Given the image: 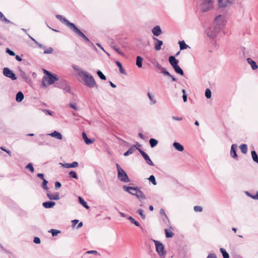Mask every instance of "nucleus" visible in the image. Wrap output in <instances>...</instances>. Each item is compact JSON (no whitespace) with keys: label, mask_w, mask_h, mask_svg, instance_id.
Listing matches in <instances>:
<instances>
[{"label":"nucleus","mask_w":258,"mask_h":258,"mask_svg":"<svg viewBox=\"0 0 258 258\" xmlns=\"http://www.w3.org/2000/svg\"><path fill=\"white\" fill-rule=\"evenodd\" d=\"M251 157L254 162L258 163V156L255 151H252L251 152Z\"/></svg>","instance_id":"36"},{"label":"nucleus","mask_w":258,"mask_h":258,"mask_svg":"<svg viewBox=\"0 0 258 258\" xmlns=\"http://www.w3.org/2000/svg\"><path fill=\"white\" fill-rule=\"evenodd\" d=\"M165 233L167 238L172 237L174 235V233L171 231H169L167 229H165Z\"/></svg>","instance_id":"42"},{"label":"nucleus","mask_w":258,"mask_h":258,"mask_svg":"<svg viewBox=\"0 0 258 258\" xmlns=\"http://www.w3.org/2000/svg\"><path fill=\"white\" fill-rule=\"evenodd\" d=\"M97 74L101 80H106V76L102 73V72L101 71H99V70L97 71Z\"/></svg>","instance_id":"43"},{"label":"nucleus","mask_w":258,"mask_h":258,"mask_svg":"<svg viewBox=\"0 0 258 258\" xmlns=\"http://www.w3.org/2000/svg\"><path fill=\"white\" fill-rule=\"evenodd\" d=\"M82 137L87 145H90L93 143V141L88 138L87 135L85 132L82 133Z\"/></svg>","instance_id":"27"},{"label":"nucleus","mask_w":258,"mask_h":258,"mask_svg":"<svg viewBox=\"0 0 258 258\" xmlns=\"http://www.w3.org/2000/svg\"><path fill=\"white\" fill-rule=\"evenodd\" d=\"M83 75V80L84 81L85 85L89 88H97V85L95 82V80L93 78V76L90 75L87 72H82Z\"/></svg>","instance_id":"2"},{"label":"nucleus","mask_w":258,"mask_h":258,"mask_svg":"<svg viewBox=\"0 0 258 258\" xmlns=\"http://www.w3.org/2000/svg\"><path fill=\"white\" fill-rule=\"evenodd\" d=\"M115 63H116V64L117 65V66H118L119 67L120 73L121 74H125V71L123 69L121 63L118 61H116Z\"/></svg>","instance_id":"38"},{"label":"nucleus","mask_w":258,"mask_h":258,"mask_svg":"<svg viewBox=\"0 0 258 258\" xmlns=\"http://www.w3.org/2000/svg\"><path fill=\"white\" fill-rule=\"evenodd\" d=\"M122 188L124 191L128 192L129 194L136 196L140 201H142L143 200L146 199V196L138 187H133L124 185Z\"/></svg>","instance_id":"1"},{"label":"nucleus","mask_w":258,"mask_h":258,"mask_svg":"<svg viewBox=\"0 0 258 258\" xmlns=\"http://www.w3.org/2000/svg\"><path fill=\"white\" fill-rule=\"evenodd\" d=\"M207 258H217L215 253H210L207 257Z\"/></svg>","instance_id":"60"},{"label":"nucleus","mask_w":258,"mask_h":258,"mask_svg":"<svg viewBox=\"0 0 258 258\" xmlns=\"http://www.w3.org/2000/svg\"><path fill=\"white\" fill-rule=\"evenodd\" d=\"M169 61L173 68L177 66L178 63V60L174 56H169Z\"/></svg>","instance_id":"22"},{"label":"nucleus","mask_w":258,"mask_h":258,"mask_svg":"<svg viewBox=\"0 0 258 258\" xmlns=\"http://www.w3.org/2000/svg\"><path fill=\"white\" fill-rule=\"evenodd\" d=\"M69 106L75 110H78L79 109L75 103H70Z\"/></svg>","instance_id":"56"},{"label":"nucleus","mask_w":258,"mask_h":258,"mask_svg":"<svg viewBox=\"0 0 258 258\" xmlns=\"http://www.w3.org/2000/svg\"><path fill=\"white\" fill-rule=\"evenodd\" d=\"M26 168L30 170V171L31 172H33L34 171V167L33 166V165L32 163H29L26 166Z\"/></svg>","instance_id":"53"},{"label":"nucleus","mask_w":258,"mask_h":258,"mask_svg":"<svg viewBox=\"0 0 258 258\" xmlns=\"http://www.w3.org/2000/svg\"><path fill=\"white\" fill-rule=\"evenodd\" d=\"M61 165L62 167L66 168H75L78 166V163L76 161H74L72 163H61Z\"/></svg>","instance_id":"20"},{"label":"nucleus","mask_w":258,"mask_h":258,"mask_svg":"<svg viewBox=\"0 0 258 258\" xmlns=\"http://www.w3.org/2000/svg\"><path fill=\"white\" fill-rule=\"evenodd\" d=\"M61 186V184L58 182V181H56L55 182V188L56 189H58V188H59Z\"/></svg>","instance_id":"58"},{"label":"nucleus","mask_w":258,"mask_h":258,"mask_svg":"<svg viewBox=\"0 0 258 258\" xmlns=\"http://www.w3.org/2000/svg\"><path fill=\"white\" fill-rule=\"evenodd\" d=\"M3 73L5 76L10 78L13 81L16 80L17 79L14 72L8 68H4L3 69Z\"/></svg>","instance_id":"10"},{"label":"nucleus","mask_w":258,"mask_h":258,"mask_svg":"<svg viewBox=\"0 0 258 258\" xmlns=\"http://www.w3.org/2000/svg\"><path fill=\"white\" fill-rule=\"evenodd\" d=\"M0 21L2 22H4L6 23H11L13 24V23L11 22L9 20H8L6 17L4 15V14L0 11Z\"/></svg>","instance_id":"29"},{"label":"nucleus","mask_w":258,"mask_h":258,"mask_svg":"<svg viewBox=\"0 0 258 258\" xmlns=\"http://www.w3.org/2000/svg\"><path fill=\"white\" fill-rule=\"evenodd\" d=\"M147 95L149 97V99L150 100V104L154 105L156 103V100L155 99V96L154 94L151 93L150 92H148Z\"/></svg>","instance_id":"26"},{"label":"nucleus","mask_w":258,"mask_h":258,"mask_svg":"<svg viewBox=\"0 0 258 258\" xmlns=\"http://www.w3.org/2000/svg\"><path fill=\"white\" fill-rule=\"evenodd\" d=\"M48 198L51 200H58L60 199L59 194L58 192L51 194L49 192L47 193Z\"/></svg>","instance_id":"18"},{"label":"nucleus","mask_w":258,"mask_h":258,"mask_svg":"<svg viewBox=\"0 0 258 258\" xmlns=\"http://www.w3.org/2000/svg\"><path fill=\"white\" fill-rule=\"evenodd\" d=\"M143 58L141 57L140 56H138L137 57L136 59V65L139 68H142V61H143Z\"/></svg>","instance_id":"34"},{"label":"nucleus","mask_w":258,"mask_h":258,"mask_svg":"<svg viewBox=\"0 0 258 258\" xmlns=\"http://www.w3.org/2000/svg\"><path fill=\"white\" fill-rule=\"evenodd\" d=\"M55 205V203L52 201L44 202L42 204V206L46 209L52 208Z\"/></svg>","instance_id":"25"},{"label":"nucleus","mask_w":258,"mask_h":258,"mask_svg":"<svg viewBox=\"0 0 258 258\" xmlns=\"http://www.w3.org/2000/svg\"><path fill=\"white\" fill-rule=\"evenodd\" d=\"M194 210L196 212H201L203 211V208L201 206H196L194 207Z\"/></svg>","instance_id":"52"},{"label":"nucleus","mask_w":258,"mask_h":258,"mask_svg":"<svg viewBox=\"0 0 258 258\" xmlns=\"http://www.w3.org/2000/svg\"><path fill=\"white\" fill-rule=\"evenodd\" d=\"M48 183V181L46 179H43V182L42 184V187L43 188L46 190L48 189V187L47 186V184Z\"/></svg>","instance_id":"51"},{"label":"nucleus","mask_w":258,"mask_h":258,"mask_svg":"<svg viewBox=\"0 0 258 258\" xmlns=\"http://www.w3.org/2000/svg\"><path fill=\"white\" fill-rule=\"evenodd\" d=\"M47 135L50 136L52 137L55 138L58 140H61L62 139V135L60 133L56 131H54L51 133L48 134Z\"/></svg>","instance_id":"23"},{"label":"nucleus","mask_w":258,"mask_h":258,"mask_svg":"<svg viewBox=\"0 0 258 258\" xmlns=\"http://www.w3.org/2000/svg\"><path fill=\"white\" fill-rule=\"evenodd\" d=\"M24 98L23 93L21 91L18 92L16 96V100L18 102H21Z\"/></svg>","instance_id":"28"},{"label":"nucleus","mask_w":258,"mask_h":258,"mask_svg":"<svg viewBox=\"0 0 258 258\" xmlns=\"http://www.w3.org/2000/svg\"><path fill=\"white\" fill-rule=\"evenodd\" d=\"M156 68L161 70V71L164 69V68H163L161 65L160 64H159V63H157L156 65Z\"/></svg>","instance_id":"64"},{"label":"nucleus","mask_w":258,"mask_h":258,"mask_svg":"<svg viewBox=\"0 0 258 258\" xmlns=\"http://www.w3.org/2000/svg\"><path fill=\"white\" fill-rule=\"evenodd\" d=\"M237 149V146L236 144H232L230 150V155L234 159H237V155L236 153V150Z\"/></svg>","instance_id":"16"},{"label":"nucleus","mask_w":258,"mask_h":258,"mask_svg":"<svg viewBox=\"0 0 258 258\" xmlns=\"http://www.w3.org/2000/svg\"><path fill=\"white\" fill-rule=\"evenodd\" d=\"M135 148L136 149L137 148L135 145H134L132 147H131L126 152H125L124 153V156H127L130 154H133L134 152V151H135Z\"/></svg>","instance_id":"30"},{"label":"nucleus","mask_w":258,"mask_h":258,"mask_svg":"<svg viewBox=\"0 0 258 258\" xmlns=\"http://www.w3.org/2000/svg\"><path fill=\"white\" fill-rule=\"evenodd\" d=\"M56 18L58 19L61 23H63L67 27H68L71 30L75 26V25L69 22L67 19H66L63 16L60 15H56L55 16Z\"/></svg>","instance_id":"9"},{"label":"nucleus","mask_w":258,"mask_h":258,"mask_svg":"<svg viewBox=\"0 0 258 258\" xmlns=\"http://www.w3.org/2000/svg\"><path fill=\"white\" fill-rule=\"evenodd\" d=\"M19 75L20 77L25 82H27L29 80L28 75L20 68H19Z\"/></svg>","instance_id":"21"},{"label":"nucleus","mask_w":258,"mask_h":258,"mask_svg":"<svg viewBox=\"0 0 258 258\" xmlns=\"http://www.w3.org/2000/svg\"><path fill=\"white\" fill-rule=\"evenodd\" d=\"M56 86L62 89L66 92H70L71 91L70 86L67 84L66 81H62L61 82V85H59V83H56Z\"/></svg>","instance_id":"14"},{"label":"nucleus","mask_w":258,"mask_h":258,"mask_svg":"<svg viewBox=\"0 0 258 258\" xmlns=\"http://www.w3.org/2000/svg\"><path fill=\"white\" fill-rule=\"evenodd\" d=\"M137 149L140 152L141 154L142 155V156L144 157V159L146 160V163L151 165V166H154V164L153 162L152 161L149 156L143 150H142L141 149L139 148H137Z\"/></svg>","instance_id":"13"},{"label":"nucleus","mask_w":258,"mask_h":258,"mask_svg":"<svg viewBox=\"0 0 258 258\" xmlns=\"http://www.w3.org/2000/svg\"><path fill=\"white\" fill-rule=\"evenodd\" d=\"M225 18L224 16L221 15H220L217 16L215 19V25L216 26H220L221 28L222 26L224 25L225 23Z\"/></svg>","instance_id":"12"},{"label":"nucleus","mask_w":258,"mask_h":258,"mask_svg":"<svg viewBox=\"0 0 258 258\" xmlns=\"http://www.w3.org/2000/svg\"><path fill=\"white\" fill-rule=\"evenodd\" d=\"M160 214L161 215H164V216L165 217V218H166V219H167V220H168V217H167V216L166 215V214H165V212H164V210H163V209H160Z\"/></svg>","instance_id":"63"},{"label":"nucleus","mask_w":258,"mask_h":258,"mask_svg":"<svg viewBox=\"0 0 258 258\" xmlns=\"http://www.w3.org/2000/svg\"><path fill=\"white\" fill-rule=\"evenodd\" d=\"M86 253L97 254L98 252L96 250H89L86 252Z\"/></svg>","instance_id":"62"},{"label":"nucleus","mask_w":258,"mask_h":258,"mask_svg":"<svg viewBox=\"0 0 258 258\" xmlns=\"http://www.w3.org/2000/svg\"><path fill=\"white\" fill-rule=\"evenodd\" d=\"M49 232L51 233L52 234V235L53 236H56L58 233H60V231L51 229L49 231Z\"/></svg>","instance_id":"45"},{"label":"nucleus","mask_w":258,"mask_h":258,"mask_svg":"<svg viewBox=\"0 0 258 258\" xmlns=\"http://www.w3.org/2000/svg\"><path fill=\"white\" fill-rule=\"evenodd\" d=\"M41 242L40 239L38 237H35L34 238V242L36 244H39Z\"/></svg>","instance_id":"59"},{"label":"nucleus","mask_w":258,"mask_h":258,"mask_svg":"<svg viewBox=\"0 0 258 258\" xmlns=\"http://www.w3.org/2000/svg\"><path fill=\"white\" fill-rule=\"evenodd\" d=\"M149 143H150L151 147L152 148H153L157 145L158 141L157 140H156L155 139H151L149 140Z\"/></svg>","instance_id":"41"},{"label":"nucleus","mask_w":258,"mask_h":258,"mask_svg":"<svg viewBox=\"0 0 258 258\" xmlns=\"http://www.w3.org/2000/svg\"><path fill=\"white\" fill-rule=\"evenodd\" d=\"M220 251L222 253L223 258H229V255L225 249L220 248Z\"/></svg>","instance_id":"39"},{"label":"nucleus","mask_w":258,"mask_h":258,"mask_svg":"<svg viewBox=\"0 0 258 258\" xmlns=\"http://www.w3.org/2000/svg\"><path fill=\"white\" fill-rule=\"evenodd\" d=\"M127 219L132 223L134 224L136 226L138 227L140 226V224L137 221L135 220L132 216H129Z\"/></svg>","instance_id":"40"},{"label":"nucleus","mask_w":258,"mask_h":258,"mask_svg":"<svg viewBox=\"0 0 258 258\" xmlns=\"http://www.w3.org/2000/svg\"><path fill=\"white\" fill-rule=\"evenodd\" d=\"M205 96L209 99L211 97V92L209 89H207L205 91Z\"/></svg>","instance_id":"49"},{"label":"nucleus","mask_w":258,"mask_h":258,"mask_svg":"<svg viewBox=\"0 0 258 258\" xmlns=\"http://www.w3.org/2000/svg\"><path fill=\"white\" fill-rule=\"evenodd\" d=\"M154 242L155 245L156 250L158 254L161 256H164L166 252L164 250V247L163 244L159 241L154 240Z\"/></svg>","instance_id":"7"},{"label":"nucleus","mask_w":258,"mask_h":258,"mask_svg":"<svg viewBox=\"0 0 258 258\" xmlns=\"http://www.w3.org/2000/svg\"><path fill=\"white\" fill-rule=\"evenodd\" d=\"M149 180L152 182V183L154 185H156L157 184V182L156 181V179H155V177L154 175H151L149 178H148Z\"/></svg>","instance_id":"47"},{"label":"nucleus","mask_w":258,"mask_h":258,"mask_svg":"<svg viewBox=\"0 0 258 258\" xmlns=\"http://www.w3.org/2000/svg\"><path fill=\"white\" fill-rule=\"evenodd\" d=\"M29 37L33 41H34L36 44H37L38 46V47L40 48H45V47L42 45L41 44L38 43L34 38H33L32 36H31L29 34H28Z\"/></svg>","instance_id":"44"},{"label":"nucleus","mask_w":258,"mask_h":258,"mask_svg":"<svg viewBox=\"0 0 258 258\" xmlns=\"http://www.w3.org/2000/svg\"><path fill=\"white\" fill-rule=\"evenodd\" d=\"M76 35L78 36L82 37L86 42H88L91 46L95 48L93 43L90 40V39L82 32H81L76 26L72 30Z\"/></svg>","instance_id":"6"},{"label":"nucleus","mask_w":258,"mask_h":258,"mask_svg":"<svg viewBox=\"0 0 258 258\" xmlns=\"http://www.w3.org/2000/svg\"><path fill=\"white\" fill-rule=\"evenodd\" d=\"M152 33L154 36H158L162 33L161 28L159 26L157 25L153 27L152 30Z\"/></svg>","instance_id":"17"},{"label":"nucleus","mask_w":258,"mask_h":258,"mask_svg":"<svg viewBox=\"0 0 258 258\" xmlns=\"http://www.w3.org/2000/svg\"><path fill=\"white\" fill-rule=\"evenodd\" d=\"M79 203L86 209H89L90 208L89 206H88L87 203L81 197H79L78 198Z\"/></svg>","instance_id":"33"},{"label":"nucleus","mask_w":258,"mask_h":258,"mask_svg":"<svg viewBox=\"0 0 258 258\" xmlns=\"http://www.w3.org/2000/svg\"><path fill=\"white\" fill-rule=\"evenodd\" d=\"M173 68L174 69V70L175 72L176 73H177V74H179V75H181V76H183V74H184L183 71V70H182L180 68V67H179L178 65L176 66V67H173Z\"/></svg>","instance_id":"35"},{"label":"nucleus","mask_w":258,"mask_h":258,"mask_svg":"<svg viewBox=\"0 0 258 258\" xmlns=\"http://www.w3.org/2000/svg\"><path fill=\"white\" fill-rule=\"evenodd\" d=\"M117 177L119 180L123 182H128L130 179L125 171L122 169L117 172Z\"/></svg>","instance_id":"8"},{"label":"nucleus","mask_w":258,"mask_h":258,"mask_svg":"<svg viewBox=\"0 0 258 258\" xmlns=\"http://www.w3.org/2000/svg\"><path fill=\"white\" fill-rule=\"evenodd\" d=\"M47 77H44L42 81V85L44 87H47L48 85L53 84L55 81L58 80L56 76L53 75L50 72L45 71Z\"/></svg>","instance_id":"3"},{"label":"nucleus","mask_w":258,"mask_h":258,"mask_svg":"<svg viewBox=\"0 0 258 258\" xmlns=\"http://www.w3.org/2000/svg\"><path fill=\"white\" fill-rule=\"evenodd\" d=\"M161 73L169 77L171 76V75L165 68L161 71Z\"/></svg>","instance_id":"57"},{"label":"nucleus","mask_w":258,"mask_h":258,"mask_svg":"<svg viewBox=\"0 0 258 258\" xmlns=\"http://www.w3.org/2000/svg\"><path fill=\"white\" fill-rule=\"evenodd\" d=\"M69 175L74 178H75V179H77L78 178V175L76 173V172L74 171H71L69 172Z\"/></svg>","instance_id":"50"},{"label":"nucleus","mask_w":258,"mask_h":258,"mask_svg":"<svg viewBox=\"0 0 258 258\" xmlns=\"http://www.w3.org/2000/svg\"><path fill=\"white\" fill-rule=\"evenodd\" d=\"M53 49L52 47H48L47 49L44 50V53L45 54H51L53 52Z\"/></svg>","instance_id":"54"},{"label":"nucleus","mask_w":258,"mask_h":258,"mask_svg":"<svg viewBox=\"0 0 258 258\" xmlns=\"http://www.w3.org/2000/svg\"><path fill=\"white\" fill-rule=\"evenodd\" d=\"M6 52L11 56H14L15 55V52L9 48H7Z\"/></svg>","instance_id":"55"},{"label":"nucleus","mask_w":258,"mask_h":258,"mask_svg":"<svg viewBox=\"0 0 258 258\" xmlns=\"http://www.w3.org/2000/svg\"><path fill=\"white\" fill-rule=\"evenodd\" d=\"M73 69L78 72V74L79 76H82L83 74L82 72H85L86 71H83L81 68H80L78 66L76 65H73L72 66Z\"/></svg>","instance_id":"31"},{"label":"nucleus","mask_w":258,"mask_h":258,"mask_svg":"<svg viewBox=\"0 0 258 258\" xmlns=\"http://www.w3.org/2000/svg\"><path fill=\"white\" fill-rule=\"evenodd\" d=\"M246 60L247 63L250 66L252 70H256L258 68V66L256 63L255 61L253 60L251 58H247Z\"/></svg>","instance_id":"19"},{"label":"nucleus","mask_w":258,"mask_h":258,"mask_svg":"<svg viewBox=\"0 0 258 258\" xmlns=\"http://www.w3.org/2000/svg\"><path fill=\"white\" fill-rule=\"evenodd\" d=\"M173 147L178 151L182 152L184 150L183 146L178 142H174Z\"/></svg>","instance_id":"24"},{"label":"nucleus","mask_w":258,"mask_h":258,"mask_svg":"<svg viewBox=\"0 0 258 258\" xmlns=\"http://www.w3.org/2000/svg\"><path fill=\"white\" fill-rule=\"evenodd\" d=\"M219 6L221 8H225L229 7L231 5L234 4V0H218Z\"/></svg>","instance_id":"11"},{"label":"nucleus","mask_w":258,"mask_h":258,"mask_svg":"<svg viewBox=\"0 0 258 258\" xmlns=\"http://www.w3.org/2000/svg\"><path fill=\"white\" fill-rule=\"evenodd\" d=\"M178 44H179L180 50L185 49L189 47V46L187 45L184 41H179Z\"/></svg>","instance_id":"32"},{"label":"nucleus","mask_w":258,"mask_h":258,"mask_svg":"<svg viewBox=\"0 0 258 258\" xmlns=\"http://www.w3.org/2000/svg\"><path fill=\"white\" fill-rule=\"evenodd\" d=\"M220 30L221 27L220 26H216L214 25L206 29L205 32L209 38L213 39L216 36Z\"/></svg>","instance_id":"5"},{"label":"nucleus","mask_w":258,"mask_h":258,"mask_svg":"<svg viewBox=\"0 0 258 258\" xmlns=\"http://www.w3.org/2000/svg\"><path fill=\"white\" fill-rule=\"evenodd\" d=\"M43 111L44 112H45L47 115H52V112L50 110L44 109V110H43Z\"/></svg>","instance_id":"61"},{"label":"nucleus","mask_w":258,"mask_h":258,"mask_svg":"<svg viewBox=\"0 0 258 258\" xmlns=\"http://www.w3.org/2000/svg\"><path fill=\"white\" fill-rule=\"evenodd\" d=\"M113 49L116 51L118 54H119L120 55H122V56H124V53L117 46H113Z\"/></svg>","instance_id":"46"},{"label":"nucleus","mask_w":258,"mask_h":258,"mask_svg":"<svg viewBox=\"0 0 258 258\" xmlns=\"http://www.w3.org/2000/svg\"><path fill=\"white\" fill-rule=\"evenodd\" d=\"M239 149L241 152L243 154H246L247 152V146L246 144H242L239 146Z\"/></svg>","instance_id":"37"},{"label":"nucleus","mask_w":258,"mask_h":258,"mask_svg":"<svg viewBox=\"0 0 258 258\" xmlns=\"http://www.w3.org/2000/svg\"><path fill=\"white\" fill-rule=\"evenodd\" d=\"M153 39L155 41V49L157 51L160 50L161 48V47L163 44V41L154 37Z\"/></svg>","instance_id":"15"},{"label":"nucleus","mask_w":258,"mask_h":258,"mask_svg":"<svg viewBox=\"0 0 258 258\" xmlns=\"http://www.w3.org/2000/svg\"><path fill=\"white\" fill-rule=\"evenodd\" d=\"M213 0H203L200 5V10L203 13H205L211 10L214 8Z\"/></svg>","instance_id":"4"},{"label":"nucleus","mask_w":258,"mask_h":258,"mask_svg":"<svg viewBox=\"0 0 258 258\" xmlns=\"http://www.w3.org/2000/svg\"><path fill=\"white\" fill-rule=\"evenodd\" d=\"M137 212L140 215L142 219H143V220L146 219V215L144 214V211L142 209H138Z\"/></svg>","instance_id":"48"}]
</instances>
